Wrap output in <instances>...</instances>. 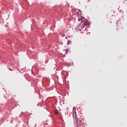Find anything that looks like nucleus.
Here are the masks:
<instances>
[{"label": "nucleus", "mask_w": 127, "mask_h": 127, "mask_svg": "<svg viewBox=\"0 0 127 127\" xmlns=\"http://www.w3.org/2000/svg\"><path fill=\"white\" fill-rule=\"evenodd\" d=\"M78 20V21H81V27H83V28L85 27V25H87V24H88V20H87V19H85V17L83 16L79 17Z\"/></svg>", "instance_id": "1"}, {"label": "nucleus", "mask_w": 127, "mask_h": 127, "mask_svg": "<svg viewBox=\"0 0 127 127\" xmlns=\"http://www.w3.org/2000/svg\"><path fill=\"white\" fill-rule=\"evenodd\" d=\"M72 116L73 119H76V112H74V108L73 109Z\"/></svg>", "instance_id": "2"}, {"label": "nucleus", "mask_w": 127, "mask_h": 127, "mask_svg": "<svg viewBox=\"0 0 127 127\" xmlns=\"http://www.w3.org/2000/svg\"><path fill=\"white\" fill-rule=\"evenodd\" d=\"M55 115H58V111H55Z\"/></svg>", "instance_id": "3"}]
</instances>
